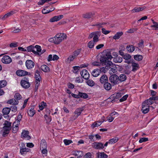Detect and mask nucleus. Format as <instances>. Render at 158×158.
Instances as JSON below:
<instances>
[{"instance_id":"37","label":"nucleus","mask_w":158,"mask_h":158,"mask_svg":"<svg viewBox=\"0 0 158 158\" xmlns=\"http://www.w3.org/2000/svg\"><path fill=\"white\" fill-rule=\"evenodd\" d=\"M123 33L122 32H118L113 36V38L116 40L118 39L123 35Z\"/></svg>"},{"instance_id":"50","label":"nucleus","mask_w":158,"mask_h":158,"mask_svg":"<svg viewBox=\"0 0 158 158\" xmlns=\"http://www.w3.org/2000/svg\"><path fill=\"white\" fill-rule=\"evenodd\" d=\"M22 118V116L21 114V113L19 112V114L17 117L16 120L17 121V123L18 124H19Z\"/></svg>"},{"instance_id":"40","label":"nucleus","mask_w":158,"mask_h":158,"mask_svg":"<svg viewBox=\"0 0 158 158\" xmlns=\"http://www.w3.org/2000/svg\"><path fill=\"white\" fill-rule=\"evenodd\" d=\"M35 49L36 50V51L38 52L39 54H35V55L40 56L41 55V53H40L41 51V49L40 46L38 45H35Z\"/></svg>"},{"instance_id":"11","label":"nucleus","mask_w":158,"mask_h":158,"mask_svg":"<svg viewBox=\"0 0 158 158\" xmlns=\"http://www.w3.org/2000/svg\"><path fill=\"white\" fill-rule=\"evenodd\" d=\"M64 17L63 15H59L58 16H56L52 18L49 20L51 22H54L57 21L62 19Z\"/></svg>"},{"instance_id":"8","label":"nucleus","mask_w":158,"mask_h":158,"mask_svg":"<svg viewBox=\"0 0 158 158\" xmlns=\"http://www.w3.org/2000/svg\"><path fill=\"white\" fill-rule=\"evenodd\" d=\"M80 74L82 77L85 80L89 79V74L88 72L85 69H83L80 72Z\"/></svg>"},{"instance_id":"21","label":"nucleus","mask_w":158,"mask_h":158,"mask_svg":"<svg viewBox=\"0 0 158 158\" xmlns=\"http://www.w3.org/2000/svg\"><path fill=\"white\" fill-rule=\"evenodd\" d=\"M83 108L79 107L77 108L74 112L73 114L75 115L77 117L80 116L81 113V112L84 110Z\"/></svg>"},{"instance_id":"60","label":"nucleus","mask_w":158,"mask_h":158,"mask_svg":"<svg viewBox=\"0 0 158 158\" xmlns=\"http://www.w3.org/2000/svg\"><path fill=\"white\" fill-rule=\"evenodd\" d=\"M64 142L66 145H68L72 143V141L71 140L65 139L64 140Z\"/></svg>"},{"instance_id":"32","label":"nucleus","mask_w":158,"mask_h":158,"mask_svg":"<svg viewBox=\"0 0 158 158\" xmlns=\"http://www.w3.org/2000/svg\"><path fill=\"white\" fill-rule=\"evenodd\" d=\"M92 75L94 77H97L100 74L99 69H94L91 73Z\"/></svg>"},{"instance_id":"63","label":"nucleus","mask_w":158,"mask_h":158,"mask_svg":"<svg viewBox=\"0 0 158 158\" xmlns=\"http://www.w3.org/2000/svg\"><path fill=\"white\" fill-rule=\"evenodd\" d=\"M143 43H144V41L143 40H141V42L140 43H139L138 44V46L139 48H143V47L144 46L143 45Z\"/></svg>"},{"instance_id":"1","label":"nucleus","mask_w":158,"mask_h":158,"mask_svg":"<svg viewBox=\"0 0 158 158\" xmlns=\"http://www.w3.org/2000/svg\"><path fill=\"white\" fill-rule=\"evenodd\" d=\"M112 58L110 52L106 50H104L102 53V56L100 59V62L95 61L93 62L92 64L94 66H100L101 65L104 66L106 63L108 65H110V64L112 63V62L109 60V59L111 60Z\"/></svg>"},{"instance_id":"17","label":"nucleus","mask_w":158,"mask_h":158,"mask_svg":"<svg viewBox=\"0 0 158 158\" xmlns=\"http://www.w3.org/2000/svg\"><path fill=\"white\" fill-rule=\"evenodd\" d=\"M10 130L8 129L2 128V129L0 131V133L2 134L3 137H5L7 136L9 133Z\"/></svg>"},{"instance_id":"42","label":"nucleus","mask_w":158,"mask_h":158,"mask_svg":"<svg viewBox=\"0 0 158 158\" xmlns=\"http://www.w3.org/2000/svg\"><path fill=\"white\" fill-rule=\"evenodd\" d=\"M55 44H59L62 41V39H60V38L58 37H56V35L55 36Z\"/></svg>"},{"instance_id":"35","label":"nucleus","mask_w":158,"mask_h":158,"mask_svg":"<svg viewBox=\"0 0 158 158\" xmlns=\"http://www.w3.org/2000/svg\"><path fill=\"white\" fill-rule=\"evenodd\" d=\"M100 32L99 31H96V34L94 35L93 37V41L94 43L97 42L99 40V37L98 36V35H100Z\"/></svg>"},{"instance_id":"44","label":"nucleus","mask_w":158,"mask_h":158,"mask_svg":"<svg viewBox=\"0 0 158 158\" xmlns=\"http://www.w3.org/2000/svg\"><path fill=\"white\" fill-rule=\"evenodd\" d=\"M75 58L76 57L73 55H71L67 58L66 61L70 63L73 61Z\"/></svg>"},{"instance_id":"55","label":"nucleus","mask_w":158,"mask_h":158,"mask_svg":"<svg viewBox=\"0 0 158 158\" xmlns=\"http://www.w3.org/2000/svg\"><path fill=\"white\" fill-rule=\"evenodd\" d=\"M14 97L18 100L21 99L22 98L21 95L19 93H16Z\"/></svg>"},{"instance_id":"25","label":"nucleus","mask_w":158,"mask_h":158,"mask_svg":"<svg viewBox=\"0 0 158 158\" xmlns=\"http://www.w3.org/2000/svg\"><path fill=\"white\" fill-rule=\"evenodd\" d=\"M47 144L46 141L44 139H42L41 140L40 144V148H47Z\"/></svg>"},{"instance_id":"3","label":"nucleus","mask_w":158,"mask_h":158,"mask_svg":"<svg viewBox=\"0 0 158 158\" xmlns=\"http://www.w3.org/2000/svg\"><path fill=\"white\" fill-rule=\"evenodd\" d=\"M29 134L28 131L23 130L21 133V137L24 139L29 140L31 139V136L29 135Z\"/></svg>"},{"instance_id":"49","label":"nucleus","mask_w":158,"mask_h":158,"mask_svg":"<svg viewBox=\"0 0 158 158\" xmlns=\"http://www.w3.org/2000/svg\"><path fill=\"white\" fill-rule=\"evenodd\" d=\"M152 23L154 24V25H152L151 26V27H155V30H157V28H158V23L155 22L153 19H152Z\"/></svg>"},{"instance_id":"29","label":"nucleus","mask_w":158,"mask_h":158,"mask_svg":"<svg viewBox=\"0 0 158 158\" xmlns=\"http://www.w3.org/2000/svg\"><path fill=\"white\" fill-rule=\"evenodd\" d=\"M132 67V71L135 72L139 68V65L138 64L135 63H132L131 64Z\"/></svg>"},{"instance_id":"54","label":"nucleus","mask_w":158,"mask_h":158,"mask_svg":"<svg viewBox=\"0 0 158 158\" xmlns=\"http://www.w3.org/2000/svg\"><path fill=\"white\" fill-rule=\"evenodd\" d=\"M40 104L41 105H39V106L40 110H43L44 107L46 105V104L44 102H42Z\"/></svg>"},{"instance_id":"15","label":"nucleus","mask_w":158,"mask_h":158,"mask_svg":"<svg viewBox=\"0 0 158 158\" xmlns=\"http://www.w3.org/2000/svg\"><path fill=\"white\" fill-rule=\"evenodd\" d=\"M16 75L19 77L23 76L26 75L27 72L26 71L22 70H18L16 72Z\"/></svg>"},{"instance_id":"18","label":"nucleus","mask_w":158,"mask_h":158,"mask_svg":"<svg viewBox=\"0 0 158 158\" xmlns=\"http://www.w3.org/2000/svg\"><path fill=\"white\" fill-rule=\"evenodd\" d=\"M34 77L35 81H39L41 80V77L40 75V72L38 69L36 70L35 71Z\"/></svg>"},{"instance_id":"20","label":"nucleus","mask_w":158,"mask_h":158,"mask_svg":"<svg viewBox=\"0 0 158 158\" xmlns=\"http://www.w3.org/2000/svg\"><path fill=\"white\" fill-rule=\"evenodd\" d=\"M150 110L149 106H147V105H143L142 104V108L141 110L144 114H146L148 113Z\"/></svg>"},{"instance_id":"33","label":"nucleus","mask_w":158,"mask_h":158,"mask_svg":"<svg viewBox=\"0 0 158 158\" xmlns=\"http://www.w3.org/2000/svg\"><path fill=\"white\" fill-rule=\"evenodd\" d=\"M35 113V111L32 107H31L27 112L28 114L31 117H33Z\"/></svg>"},{"instance_id":"45","label":"nucleus","mask_w":158,"mask_h":158,"mask_svg":"<svg viewBox=\"0 0 158 158\" xmlns=\"http://www.w3.org/2000/svg\"><path fill=\"white\" fill-rule=\"evenodd\" d=\"M118 140V138L117 137H114L112 139H110L109 142L110 144L114 143L116 142Z\"/></svg>"},{"instance_id":"2","label":"nucleus","mask_w":158,"mask_h":158,"mask_svg":"<svg viewBox=\"0 0 158 158\" xmlns=\"http://www.w3.org/2000/svg\"><path fill=\"white\" fill-rule=\"evenodd\" d=\"M109 80L113 85H116L118 83L119 77L115 74H113L110 76Z\"/></svg>"},{"instance_id":"39","label":"nucleus","mask_w":158,"mask_h":158,"mask_svg":"<svg viewBox=\"0 0 158 158\" xmlns=\"http://www.w3.org/2000/svg\"><path fill=\"white\" fill-rule=\"evenodd\" d=\"M118 77L119 81L121 82L125 81L127 78L126 76L124 74H121Z\"/></svg>"},{"instance_id":"4","label":"nucleus","mask_w":158,"mask_h":158,"mask_svg":"<svg viewBox=\"0 0 158 158\" xmlns=\"http://www.w3.org/2000/svg\"><path fill=\"white\" fill-rule=\"evenodd\" d=\"M123 94H122L120 93H118L113 94L110 98V99H112L110 102L112 103H114L116 101V99H119L122 96Z\"/></svg>"},{"instance_id":"58","label":"nucleus","mask_w":158,"mask_h":158,"mask_svg":"<svg viewBox=\"0 0 158 158\" xmlns=\"http://www.w3.org/2000/svg\"><path fill=\"white\" fill-rule=\"evenodd\" d=\"M123 58L124 59L127 60L131 58V56L128 54H126L123 56Z\"/></svg>"},{"instance_id":"23","label":"nucleus","mask_w":158,"mask_h":158,"mask_svg":"<svg viewBox=\"0 0 158 158\" xmlns=\"http://www.w3.org/2000/svg\"><path fill=\"white\" fill-rule=\"evenodd\" d=\"M103 87L106 90L109 91L111 89L112 85L108 81L104 84Z\"/></svg>"},{"instance_id":"59","label":"nucleus","mask_w":158,"mask_h":158,"mask_svg":"<svg viewBox=\"0 0 158 158\" xmlns=\"http://www.w3.org/2000/svg\"><path fill=\"white\" fill-rule=\"evenodd\" d=\"M92 154L90 152H88L83 156L84 158H92Z\"/></svg>"},{"instance_id":"56","label":"nucleus","mask_w":158,"mask_h":158,"mask_svg":"<svg viewBox=\"0 0 158 158\" xmlns=\"http://www.w3.org/2000/svg\"><path fill=\"white\" fill-rule=\"evenodd\" d=\"M128 94H126L123 96L121 98L119 99V102H122L126 100L128 97Z\"/></svg>"},{"instance_id":"34","label":"nucleus","mask_w":158,"mask_h":158,"mask_svg":"<svg viewBox=\"0 0 158 158\" xmlns=\"http://www.w3.org/2000/svg\"><path fill=\"white\" fill-rule=\"evenodd\" d=\"M79 98H82L84 99H86L88 97L87 94L85 93L79 92Z\"/></svg>"},{"instance_id":"16","label":"nucleus","mask_w":158,"mask_h":158,"mask_svg":"<svg viewBox=\"0 0 158 158\" xmlns=\"http://www.w3.org/2000/svg\"><path fill=\"white\" fill-rule=\"evenodd\" d=\"M100 82L102 84H104L108 81V77L106 75H103L100 77Z\"/></svg>"},{"instance_id":"5","label":"nucleus","mask_w":158,"mask_h":158,"mask_svg":"<svg viewBox=\"0 0 158 158\" xmlns=\"http://www.w3.org/2000/svg\"><path fill=\"white\" fill-rule=\"evenodd\" d=\"M35 63L31 60H27L25 62V65L28 69H31L33 68L35 65Z\"/></svg>"},{"instance_id":"62","label":"nucleus","mask_w":158,"mask_h":158,"mask_svg":"<svg viewBox=\"0 0 158 158\" xmlns=\"http://www.w3.org/2000/svg\"><path fill=\"white\" fill-rule=\"evenodd\" d=\"M18 43L17 42H14V43H12L10 44V48H15L18 46Z\"/></svg>"},{"instance_id":"26","label":"nucleus","mask_w":158,"mask_h":158,"mask_svg":"<svg viewBox=\"0 0 158 158\" xmlns=\"http://www.w3.org/2000/svg\"><path fill=\"white\" fill-rule=\"evenodd\" d=\"M112 58H113V61L115 63H121L123 60V58L120 56H118L116 57H113L112 56Z\"/></svg>"},{"instance_id":"10","label":"nucleus","mask_w":158,"mask_h":158,"mask_svg":"<svg viewBox=\"0 0 158 158\" xmlns=\"http://www.w3.org/2000/svg\"><path fill=\"white\" fill-rule=\"evenodd\" d=\"M106 64L105 65V67H103L99 69L100 73L101 72L105 73L107 70H108L110 68H111V67L112 66L113 63L112 62V63L110 64V65H107L106 63Z\"/></svg>"},{"instance_id":"9","label":"nucleus","mask_w":158,"mask_h":158,"mask_svg":"<svg viewBox=\"0 0 158 158\" xmlns=\"http://www.w3.org/2000/svg\"><path fill=\"white\" fill-rule=\"evenodd\" d=\"M20 84L22 87L24 89H27L30 86V84L28 81L23 80H21Z\"/></svg>"},{"instance_id":"38","label":"nucleus","mask_w":158,"mask_h":158,"mask_svg":"<svg viewBox=\"0 0 158 158\" xmlns=\"http://www.w3.org/2000/svg\"><path fill=\"white\" fill-rule=\"evenodd\" d=\"M134 59L137 61H140L142 60L143 59L142 56L140 55H136L134 56Z\"/></svg>"},{"instance_id":"6","label":"nucleus","mask_w":158,"mask_h":158,"mask_svg":"<svg viewBox=\"0 0 158 158\" xmlns=\"http://www.w3.org/2000/svg\"><path fill=\"white\" fill-rule=\"evenodd\" d=\"M2 61L3 63L9 64L12 61V59L8 56L5 55L2 58Z\"/></svg>"},{"instance_id":"36","label":"nucleus","mask_w":158,"mask_h":158,"mask_svg":"<svg viewBox=\"0 0 158 158\" xmlns=\"http://www.w3.org/2000/svg\"><path fill=\"white\" fill-rule=\"evenodd\" d=\"M56 37H60V39H62V40L66 39V35L64 33H59L56 35Z\"/></svg>"},{"instance_id":"46","label":"nucleus","mask_w":158,"mask_h":158,"mask_svg":"<svg viewBox=\"0 0 158 158\" xmlns=\"http://www.w3.org/2000/svg\"><path fill=\"white\" fill-rule=\"evenodd\" d=\"M52 0H40L37 3L38 5H43L45 2H48Z\"/></svg>"},{"instance_id":"57","label":"nucleus","mask_w":158,"mask_h":158,"mask_svg":"<svg viewBox=\"0 0 158 158\" xmlns=\"http://www.w3.org/2000/svg\"><path fill=\"white\" fill-rule=\"evenodd\" d=\"M148 140V138L143 137L141 138L139 140V142L140 143L143 142H145Z\"/></svg>"},{"instance_id":"12","label":"nucleus","mask_w":158,"mask_h":158,"mask_svg":"<svg viewBox=\"0 0 158 158\" xmlns=\"http://www.w3.org/2000/svg\"><path fill=\"white\" fill-rule=\"evenodd\" d=\"M27 51L28 52H32L34 54H39L38 52L36 51L35 50V46L32 45H31L28 46L27 48Z\"/></svg>"},{"instance_id":"7","label":"nucleus","mask_w":158,"mask_h":158,"mask_svg":"<svg viewBox=\"0 0 158 158\" xmlns=\"http://www.w3.org/2000/svg\"><path fill=\"white\" fill-rule=\"evenodd\" d=\"M93 147L96 149H102L104 148L103 143L101 142H94Z\"/></svg>"},{"instance_id":"22","label":"nucleus","mask_w":158,"mask_h":158,"mask_svg":"<svg viewBox=\"0 0 158 158\" xmlns=\"http://www.w3.org/2000/svg\"><path fill=\"white\" fill-rule=\"evenodd\" d=\"M130 68L131 67L129 65H126L124 68L123 73L127 75H129L131 72Z\"/></svg>"},{"instance_id":"19","label":"nucleus","mask_w":158,"mask_h":158,"mask_svg":"<svg viewBox=\"0 0 158 158\" xmlns=\"http://www.w3.org/2000/svg\"><path fill=\"white\" fill-rule=\"evenodd\" d=\"M3 128L8 129L9 130L11 129V123L5 120L3 124Z\"/></svg>"},{"instance_id":"13","label":"nucleus","mask_w":158,"mask_h":158,"mask_svg":"<svg viewBox=\"0 0 158 158\" xmlns=\"http://www.w3.org/2000/svg\"><path fill=\"white\" fill-rule=\"evenodd\" d=\"M72 154L77 156V158H81L83 156V151H73L72 152Z\"/></svg>"},{"instance_id":"28","label":"nucleus","mask_w":158,"mask_h":158,"mask_svg":"<svg viewBox=\"0 0 158 158\" xmlns=\"http://www.w3.org/2000/svg\"><path fill=\"white\" fill-rule=\"evenodd\" d=\"M11 110V108L9 107H5L2 110V113L4 115L8 114Z\"/></svg>"},{"instance_id":"64","label":"nucleus","mask_w":158,"mask_h":158,"mask_svg":"<svg viewBox=\"0 0 158 158\" xmlns=\"http://www.w3.org/2000/svg\"><path fill=\"white\" fill-rule=\"evenodd\" d=\"M118 70L121 73H123L124 68L123 67V66H118Z\"/></svg>"},{"instance_id":"53","label":"nucleus","mask_w":158,"mask_h":158,"mask_svg":"<svg viewBox=\"0 0 158 158\" xmlns=\"http://www.w3.org/2000/svg\"><path fill=\"white\" fill-rule=\"evenodd\" d=\"M19 129L18 124L17 123L15 125V127H13L12 129V132L14 133H16Z\"/></svg>"},{"instance_id":"61","label":"nucleus","mask_w":158,"mask_h":158,"mask_svg":"<svg viewBox=\"0 0 158 158\" xmlns=\"http://www.w3.org/2000/svg\"><path fill=\"white\" fill-rule=\"evenodd\" d=\"M73 69H74L73 73H76L79 70L80 67L79 66H74L73 67Z\"/></svg>"},{"instance_id":"14","label":"nucleus","mask_w":158,"mask_h":158,"mask_svg":"<svg viewBox=\"0 0 158 158\" xmlns=\"http://www.w3.org/2000/svg\"><path fill=\"white\" fill-rule=\"evenodd\" d=\"M96 158H108V156L104 152H98L96 153Z\"/></svg>"},{"instance_id":"30","label":"nucleus","mask_w":158,"mask_h":158,"mask_svg":"<svg viewBox=\"0 0 158 158\" xmlns=\"http://www.w3.org/2000/svg\"><path fill=\"white\" fill-rule=\"evenodd\" d=\"M126 49L129 52H132L135 50V47L133 45H129L127 46Z\"/></svg>"},{"instance_id":"41","label":"nucleus","mask_w":158,"mask_h":158,"mask_svg":"<svg viewBox=\"0 0 158 158\" xmlns=\"http://www.w3.org/2000/svg\"><path fill=\"white\" fill-rule=\"evenodd\" d=\"M93 15L92 13H88L83 15V17L84 18L89 19L93 16Z\"/></svg>"},{"instance_id":"31","label":"nucleus","mask_w":158,"mask_h":158,"mask_svg":"<svg viewBox=\"0 0 158 158\" xmlns=\"http://www.w3.org/2000/svg\"><path fill=\"white\" fill-rule=\"evenodd\" d=\"M153 103V101H152L151 99H150V98L148 99L145 100L144 102H143L142 104L143 105H147V106H149L150 105H152Z\"/></svg>"},{"instance_id":"48","label":"nucleus","mask_w":158,"mask_h":158,"mask_svg":"<svg viewBox=\"0 0 158 158\" xmlns=\"http://www.w3.org/2000/svg\"><path fill=\"white\" fill-rule=\"evenodd\" d=\"M81 50V49H78L76 50L74 52L73 55L76 58L80 53Z\"/></svg>"},{"instance_id":"51","label":"nucleus","mask_w":158,"mask_h":158,"mask_svg":"<svg viewBox=\"0 0 158 158\" xmlns=\"http://www.w3.org/2000/svg\"><path fill=\"white\" fill-rule=\"evenodd\" d=\"M94 43L92 40L89 42L88 44V47L90 48H92L94 46Z\"/></svg>"},{"instance_id":"43","label":"nucleus","mask_w":158,"mask_h":158,"mask_svg":"<svg viewBox=\"0 0 158 158\" xmlns=\"http://www.w3.org/2000/svg\"><path fill=\"white\" fill-rule=\"evenodd\" d=\"M87 84L90 86H93L94 85L95 83L92 80H87V81H86Z\"/></svg>"},{"instance_id":"24","label":"nucleus","mask_w":158,"mask_h":158,"mask_svg":"<svg viewBox=\"0 0 158 158\" xmlns=\"http://www.w3.org/2000/svg\"><path fill=\"white\" fill-rule=\"evenodd\" d=\"M146 7L145 6L135 7L134 9L131 10V12L132 13L139 12V11L143 10Z\"/></svg>"},{"instance_id":"52","label":"nucleus","mask_w":158,"mask_h":158,"mask_svg":"<svg viewBox=\"0 0 158 158\" xmlns=\"http://www.w3.org/2000/svg\"><path fill=\"white\" fill-rule=\"evenodd\" d=\"M40 81H35V91L36 92V91L38 89V87L40 84Z\"/></svg>"},{"instance_id":"47","label":"nucleus","mask_w":158,"mask_h":158,"mask_svg":"<svg viewBox=\"0 0 158 158\" xmlns=\"http://www.w3.org/2000/svg\"><path fill=\"white\" fill-rule=\"evenodd\" d=\"M7 82L5 80L0 81V88L4 87L6 85Z\"/></svg>"},{"instance_id":"27","label":"nucleus","mask_w":158,"mask_h":158,"mask_svg":"<svg viewBox=\"0 0 158 158\" xmlns=\"http://www.w3.org/2000/svg\"><path fill=\"white\" fill-rule=\"evenodd\" d=\"M40 69L42 70L44 72H48L50 71L49 67L46 65H42L41 66Z\"/></svg>"}]
</instances>
